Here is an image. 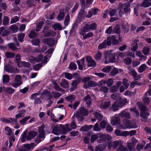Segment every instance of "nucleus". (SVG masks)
Returning a JSON list of instances; mask_svg holds the SVG:
<instances>
[{"mask_svg": "<svg viewBox=\"0 0 151 151\" xmlns=\"http://www.w3.org/2000/svg\"><path fill=\"white\" fill-rule=\"evenodd\" d=\"M88 114V112L87 110L84 107H82L78 109L74 116H75L78 120L82 121L84 119L83 116H87Z\"/></svg>", "mask_w": 151, "mask_h": 151, "instance_id": "f257e3e1", "label": "nucleus"}, {"mask_svg": "<svg viewBox=\"0 0 151 151\" xmlns=\"http://www.w3.org/2000/svg\"><path fill=\"white\" fill-rule=\"evenodd\" d=\"M52 132L55 134L59 135L61 133L65 134L67 132L65 128L62 124L55 126L53 129Z\"/></svg>", "mask_w": 151, "mask_h": 151, "instance_id": "f03ea898", "label": "nucleus"}, {"mask_svg": "<svg viewBox=\"0 0 151 151\" xmlns=\"http://www.w3.org/2000/svg\"><path fill=\"white\" fill-rule=\"evenodd\" d=\"M97 24L95 23H93L91 24H86L85 26L80 29L82 30V32H89L90 30H95L97 29Z\"/></svg>", "mask_w": 151, "mask_h": 151, "instance_id": "7ed1b4c3", "label": "nucleus"}, {"mask_svg": "<svg viewBox=\"0 0 151 151\" xmlns=\"http://www.w3.org/2000/svg\"><path fill=\"white\" fill-rule=\"evenodd\" d=\"M105 63H108L109 61L110 62H114L115 61V54H110L109 52H105L104 53Z\"/></svg>", "mask_w": 151, "mask_h": 151, "instance_id": "20e7f679", "label": "nucleus"}, {"mask_svg": "<svg viewBox=\"0 0 151 151\" xmlns=\"http://www.w3.org/2000/svg\"><path fill=\"white\" fill-rule=\"evenodd\" d=\"M112 43L110 37H108L106 40H105L102 43L100 44L98 46L99 49L101 50L106 48L107 46H110Z\"/></svg>", "mask_w": 151, "mask_h": 151, "instance_id": "39448f33", "label": "nucleus"}, {"mask_svg": "<svg viewBox=\"0 0 151 151\" xmlns=\"http://www.w3.org/2000/svg\"><path fill=\"white\" fill-rule=\"evenodd\" d=\"M123 142L121 140L118 141H115L114 142L112 141L109 142L108 144V146L109 149H110L111 148L114 149H115L118 146H119L122 144Z\"/></svg>", "mask_w": 151, "mask_h": 151, "instance_id": "423d86ee", "label": "nucleus"}, {"mask_svg": "<svg viewBox=\"0 0 151 151\" xmlns=\"http://www.w3.org/2000/svg\"><path fill=\"white\" fill-rule=\"evenodd\" d=\"M142 121L145 122L147 118V116L149 115L148 109L147 107L142 105Z\"/></svg>", "mask_w": 151, "mask_h": 151, "instance_id": "0eeeda50", "label": "nucleus"}, {"mask_svg": "<svg viewBox=\"0 0 151 151\" xmlns=\"http://www.w3.org/2000/svg\"><path fill=\"white\" fill-rule=\"evenodd\" d=\"M112 137L110 135L108 134H102L100 136V139L97 140L99 143L104 142L106 143V141L110 140L111 139Z\"/></svg>", "mask_w": 151, "mask_h": 151, "instance_id": "6e6552de", "label": "nucleus"}, {"mask_svg": "<svg viewBox=\"0 0 151 151\" xmlns=\"http://www.w3.org/2000/svg\"><path fill=\"white\" fill-rule=\"evenodd\" d=\"M43 42L44 43L48 45L49 47L53 46L55 43V40L52 38L44 39L43 40Z\"/></svg>", "mask_w": 151, "mask_h": 151, "instance_id": "1a4fd4ad", "label": "nucleus"}, {"mask_svg": "<svg viewBox=\"0 0 151 151\" xmlns=\"http://www.w3.org/2000/svg\"><path fill=\"white\" fill-rule=\"evenodd\" d=\"M88 32H82V30H79V34L83 36V39L86 40L87 38H89L93 36V33L92 32H89L86 34V33Z\"/></svg>", "mask_w": 151, "mask_h": 151, "instance_id": "9d476101", "label": "nucleus"}, {"mask_svg": "<svg viewBox=\"0 0 151 151\" xmlns=\"http://www.w3.org/2000/svg\"><path fill=\"white\" fill-rule=\"evenodd\" d=\"M128 69L129 70V73L132 75L134 80H137L139 79V77L137 76V74L134 69L130 66L128 67Z\"/></svg>", "mask_w": 151, "mask_h": 151, "instance_id": "9b49d317", "label": "nucleus"}, {"mask_svg": "<svg viewBox=\"0 0 151 151\" xmlns=\"http://www.w3.org/2000/svg\"><path fill=\"white\" fill-rule=\"evenodd\" d=\"M86 60L88 62V67H94L96 65L95 61L90 57L88 56L86 58Z\"/></svg>", "mask_w": 151, "mask_h": 151, "instance_id": "f8f14e48", "label": "nucleus"}, {"mask_svg": "<svg viewBox=\"0 0 151 151\" xmlns=\"http://www.w3.org/2000/svg\"><path fill=\"white\" fill-rule=\"evenodd\" d=\"M42 96L43 97L46 98L47 100H49L52 98L51 93L47 90H45L42 93Z\"/></svg>", "mask_w": 151, "mask_h": 151, "instance_id": "ddd939ff", "label": "nucleus"}, {"mask_svg": "<svg viewBox=\"0 0 151 151\" xmlns=\"http://www.w3.org/2000/svg\"><path fill=\"white\" fill-rule=\"evenodd\" d=\"M37 132L35 131H29L26 137V139L28 140H31L35 136L37 135Z\"/></svg>", "mask_w": 151, "mask_h": 151, "instance_id": "4468645a", "label": "nucleus"}, {"mask_svg": "<svg viewBox=\"0 0 151 151\" xmlns=\"http://www.w3.org/2000/svg\"><path fill=\"white\" fill-rule=\"evenodd\" d=\"M100 106L104 109H106L111 105L110 102L109 101H101L100 102Z\"/></svg>", "mask_w": 151, "mask_h": 151, "instance_id": "2eb2a0df", "label": "nucleus"}, {"mask_svg": "<svg viewBox=\"0 0 151 151\" xmlns=\"http://www.w3.org/2000/svg\"><path fill=\"white\" fill-rule=\"evenodd\" d=\"M81 81L76 80L73 81L71 83V86L70 88V90L72 91L76 89L78 85L81 82Z\"/></svg>", "mask_w": 151, "mask_h": 151, "instance_id": "dca6fc26", "label": "nucleus"}, {"mask_svg": "<svg viewBox=\"0 0 151 151\" xmlns=\"http://www.w3.org/2000/svg\"><path fill=\"white\" fill-rule=\"evenodd\" d=\"M98 10V8L91 9L90 11H89L88 14L86 15L87 17L89 18L91 17L93 15H95L97 14Z\"/></svg>", "mask_w": 151, "mask_h": 151, "instance_id": "f3484780", "label": "nucleus"}, {"mask_svg": "<svg viewBox=\"0 0 151 151\" xmlns=\"http://www.w3.org/2000/svg\"><path fill=\"white\" fill-rule=\"evenodd\" d=\"M125 124L126 127L128 128H135L136 127L135 124L134 122H131L130 120H126Z\"/></svg>", "mask_w": 151, "mask_h": 151, "instance_id": "a211bd4d", "label": "nucleus"}, {"mask_svg": "<svg viewBox=\"0 0 151 151\" xmlns=\"http://www.w3.org/2000/svg\"><path fill=\"white\" fill-rule=\"evenodd\" d=\"M119 122L120 118L118 117L114 116L112 118L111 121V123L113 126L118 124Z\"/></svg>", "mask_w": 151, "mask_h": 151, "instance_id": "6ab92c4d", "label": "nucleus"}, {"mask_svg": "<svg viewBox=\"0 0 151 151\" xmlns=\"http://www.w3.org/2000/svg\"><path fill=\"white\" fill-rule=\"evenodd\" d=\"M130 111L132 113V114L134 116L137 117H139V113L135 107L130 108Z\"/></svg>", "mask_w": 151, "mask_h": 151, "instance_id": "aec40b11", "label": "nucleus"}, {"mask_svg": "<svg viewBox=\"0 0 151 151\" xmlns=\"http://www.w3.org/2000/svg\"><path fill=\"white\" fill-rule=\"evenodd\" d=\"M19 67H24L27 68H29L30 66V64L29 63L25 61L20 62V63L18 64Z\"/></svg>", "mask_w": 151, "mask_h": 151, "instance_id": "412c9836", "label": "nucleus"}, {"mask_svg": "<svg viewBox=\"0 0 151 151\" xmlns=\"http://www.w3.org/2000/svg\"><path fill=\"white\" fill-rule=\"evenodd\" d=\"M83 100L86 102V104L88 106H89L91 104V99L90 96L89 95L86 96Z\"/></svg>", "mask_w": 151, "mask_h": 151, "instance_id": "4be33fe9", "label": "nucleus"}, {"mask_svg": "<svg viewBox=\"0 0 151 151\" xmlns=\"http://www.w3.org/2000/svg\"><path fill=\"white\" fill-rule=\"evenodd\" d=\"M44 128V126L42 125L38 129V132L40 134L39 136L40 137H44L45 132Z\"/></svg>", "mask_w": 151, "mask_h": 151, "instance_id": "5701e85b", "label": "nucleus"}, {"mask_svg": "<svg viewBox=\"0 0 151 151\" xmlns=\"http://www.w3.org/2000/svg\"><path fill=\"white\" fill-rule=\"evenodd\" d=\"M119 115L122 117H125L128 119L131 118L130 113L128 112H125L124 111H123L119 114Z\"/></svg>", "mask_w": 151, "mask_h": 151, "instance_id": "b1692460", "label": "nucleus"}, {"mask_svg": "<svg viewBox=\"0 0 151 151\" xmlns=\"http://www.w3.org/2000/svg\"><path fill=\"white\" fill-rule=\"evenodd\" d=\"M119 100L118 102V105L120 107H122L124 106L127 103L126 99H122L121 98H119Z\"/></svg>", "mask_w": 151, "mask_h": 151, "instance_id": "393cba45", "label": "nucleus"}, {"mask_svg": "<svg viewBox=\"0 0 151 151\" xmlns=\"http://www.w3.org/2000/svg\"><path fill=\"white\" fill-rule=\"evenodd\" d=\"M4 68L6 71L9 73H12L14 72V68L10 65H7L5 66Z\"/></svg>", "mask_w": 151, "mask_h": 151, "instance_id": "a878e982", "label": "nucleus"}, {"mask_svg": "<svg viewBox=\"0 0 151 151\" xmlns=\"http://www.w3.org/2000/svg\"><path fill=\"white\" fill-rule=\"evenodd\" d=\"M60 84L61 86L63 88H67L69 86L68 81L65 79H63L61 80Z\"/></svg>", "mask_w": 151, "mask_h": 151, "instance_id": "bb28decb", "label": "nucleus"}, {"mask_svg": "<svg viewBox=\"0 0 151 151\" xmlns=\"http://www.w3.org/2000/svg\"><path fill=\"white\" fill-rule=\"evenodd\" d=\"M65 98L68 101H69L71 103L74 101L76 99L75 96L73 95L68 96L65 97Z\"/></svg>", "mask_w": 151, "mask_h": 151, "instance_id": "cd10ccee", "label": "nucleus"}, {"mask_svg": "<svg viewBox=\"0 0 151 151\" xmlns=\"http://www.w3.org/2000/svg\"><path fill=\"white\" fill-rule=\"evenodd\" d=\"M8 46L9 49L12 51H16L18 50V48L16 47V45L13 43L8 44Z\"/></svg>", "mask_w": 151, "mask_h": 151, "instance_id": "c85d7f7f", "label": "nucleus"}, {"mask_svg": "<svg viewBox=\"0 0 151 151\" xmlns=\"http://www.w3.org/2000/svg\"><path fill=\"white\" fill-rule=\"evenodd\" d=\"M124 12L126 13L129 12H130V3L128 2L125 3L124 4Z\"/></svg>", "mask_w": 151, "mask_h": 151, "instance_id": "c756f323", "label": "nucleus"}, {"mask_svg": "<svg viewBox=\"0 0 151 151\" xmlns=\"http://www.w3.org/2000/svg\"><path fill=\"white\" fill-rule=\"evenodd\" d=\"M54 88L56 90L61 91L64 93L65 91L63 89L61 88L56 82L53 83Z\"/></svg>", "mask_w": 151, "mask_h": 151, "instance_id": "7c9ffc66", "label": "nucleus"}, {"mask_svg": "<svg viewBox=\"0 0 151 151\" xmlns=\"http://www.w3.org/2000/svg\"><path fill=\"white\" fill-rule=\"evenodd\" d=\"M5 55L7 58H13L15 57V54L13 52H5Z\"/></svg>", "mask_w": 151, "mask_h": 151, "instance_id": "2f4dec72", "label": "nucleus"}, {"mask_svg": "<svg viewBox=\"0 0 151 151\" xmlns=\"http://www.w3.org/2000/svg\"><path fill=\"white\" fill-rule=\"evenodd\" d=\"M29 37L31 39H32L36 37L37 36V34L35 30H32L29 34L28 35Z\"/></svg>", "mask_w": 151, "mask_h": 151, "instance_id": "473e14b6", "label": "nucleus"}, {"mask_svg": "<svg viewBox=\"0 0 151 151\" xmlns=\"http://www.w3.org/2000/svg\"><path fill=\"white\" fill-rule=\"evenodd\" d=\"M52 27L55 30H62L61 25L59 23H56L52 25Z\"/></svg>", "mask_w": 151, "mask_h": 151, "instance_id": "72a5a7b5", "label": "nucleus"}, {"mask_svg": "<svg viewBox=\"0 0 151 151\" xmlns=\"http://www.w3.org/2000/svg\"><path fill=\"white\" fill-rule=\"evenodd\" d=\"M151 5L149 0H144L142 2V6L145 8H147L149 7Z\"/></svg>", "mask_w": 151, "mask_h": 151, "instance_id": "f704fd0d", "label": "nucleus"}, {"mask_svg": "<svg viewBox=\"0 0 151 151\" xmlns=\"http://www.w3.org/2000/svg\"><path fill=\"white\" fill-rule=\"evenodd\" d=\"M34 1L33 0H28L26 2L27 4V6L29 8L32 7H34L35 6V4H34Z\"/></svg>", "mask_w": 151, "mask_h": 151, "instance_id": "c9c22d12", "label": "nucleus"}, {"mask_svg": "<svg viewBox=\"0 0 151 151\" xmlns=\"http://www.w3.org/2000/svg\"><path fill=\"white\" fill-rule=\"evenodd\" d=\"M10 78L9 76L7 75H5L3 76L2 80L3 83H8L9 80Z\"/></svg>", "mask_w": 151, "mask_h": 151, "instance_id": "e433bc0d", "label": "nucleus"}, {"mask_svg": "<svg viewBox=\"0 0 151 151\" xmlns=\"http://www.w3.org/2000/svg\"><path fill=\"white\" fill-rule=\"evenodd\" d=\"M94 117L96 118L99 121L101 120L103 117V116L101 114L96 111L94 113Z\"/></svg>", "mask_w": 151, "mask_h": 151, "instance_id": "4c0bfd02", "label": "nucleus"}, {"mask_svg": "<svg viewBox=\"0 0 151 151\" xmlns=\"http://www.w3.org/2000/svg\"><path fill=\"white\" fill-rule=\"evenodd\" d=\"M10 29L12 32H16L18 30V28L16 25L14 24L10 27Z\"/></svg>", "mask_w": 151, "mask_h": 151, "instance_id": "58836bf2", "label": "nucleus"}, {"mask_svg": "<svg viewBox=\"0 0 151 151\" xmlns=\"http://www.w3.org/2000/svg\"><path fill=\"white\" fill-rule=\"evenodd\" d=\"M138 44L137 41H134L132 44V46L131 47V50L133 51H135L137 47Z\"/></svg>", "mask_w": 151, "mask_h": 151, "instance_id": "ea45409f", "label": "nucleus"}, {"mask_svg": "<svg viewBox=\"0 0 151 151\" xmlns=\"http://www.w3.org/2000/svg\"><path fill=\"white\" fill-rule=\"evenodd\" d=\"M30 118V116H27L24 117L19 121L20 123L22 125H24L27 121Z\"/></svg>", "mask_w": 151, "mask_h": 151, "instance_id": "a19ab883", "label": "nucleus"}, {"mask_svg": "<svg viewBox=\"0 0 151 151\" xmlns=\"http://www.w3.org/2000/svg\"><path fill=\"white\" fill-rule=\"evenodd\" d=\"M5 91L7 93L12 94L15 91V90L10 87H7L5 89Z\"/></svg>", "mask_w": 151, "mask_h": 151, "instance_id": "79ce46f5", "label": "nucleus"}, {"mask_svg": "<svg viewBox=\"0 0 151 151\" xmlns=\"http://www.w3.org/2000/svg\"><path fill=\"white\" fill-rule=\"evenodd\" d=\"M34 145V143H32L30 144H25L24 145L23 147L26 148L28 151L29 150H30L32 148H33Z\"/></svg>", "mask_w": 151, "mask_h": 151, "instance_id": "37998d69", "label": "nucleus"}, {"mask_svg": "<svg viewBox=\"0 0 151 151\" xmlns=\"http://www.w3.org/2000/svg\"><path fill=\"white\" fill-rule=\"evenodd\" d=\"M70 21V15L68 14L66 16L64 22V24L65 26H67Z\"/></svg>", "mask_w": 151, "mask_h": 151, "instance_id": "c03bdc74", "label": "nucleus"}, {"mask_svg": "<svg viewBox=\"0 0 151 151\" xmlns=\"http://www.w3.org/2000/svg\"><path fill=\"white\" fill-rule=\"evenodd\" d=\"M108 88L107 86H102L100 88V91L104 93H106L108 92Z\"/></svg>", "mask_w": 151, "mask_h": 151, "instance_id": "a18cd8bd", "label": "nucleus"}, {"mask_svg": "<svg viewBox=\"0 0 151 151\" xmlns=\"http://www.w3.org/2000/svg\"><path fill=\"white\" fill-rule=\"evenodd\" d=\"M119 73L117 69L114 68L110 73V75L111 76H114L118 74Z\"/></svg>", "mask_w": 151, "mask_h": 151, "instance_id": "49530a36", "label": "nucleus"}, {"mask_svg": "<svg viewBox=\"0 0 151 151\" xmlns=\"http://www.w3.org/2000/svg\"><path fill=\"white\" fill-rule=\"evenodd\" d=\"M42 66V63H40L37 64L33 66V68L35 70H38Z\"/></svg>", "mask_w": 151, "mask_h": 151, "instance_id": "de8ad7c7", "label": "nucleus"}, {"mask_svg": "<svg viewBox=\"0 0 151 151\" xmlns=\"http://www.w3.org/2000/svg\"><path fill=\"white\" fill-rule=\"evenodd\" d=\"M143 102L145 104H148L150 102V99L147 96L146 94H145L143 98Z\"/></svg>", "mask_w": 151, "mask_h": 151, "instance_id": "09e8293b", "label": "nucleus"}, {"mask_svg": "<svg viewBox=\"0 0 151 151\" xmlns=\"http://www.w3.org/2000/svg\"><path fill=\"white\" fill-rule=\"evenodd\" d=\"M111 40H112L113 45H117L119 44L118 41L116 39V37L114 36H112L111 37Z\"/></svg>", "mask_w": 151, "mask_h": 151, "instance_id": "8fccbe9b", "label": "nucleus"}, {"mask_svg": "<svg viewBox=\"0 0 151 151\" xmlns=\"http://www.w3.org/2000/svg\"><path fill=\"white\" fill-rule=\"evenodd\" d=\"M52 97H53L55 99L59 97L61 95L59 92H52L51 93Z\"/></svg>", "mask_w": 151, "mask_h": 151, "instance_id": "3c124183", "label": "nucleus"}, {"mask_svg": "<svg viewBox=\"0 0 151 151\" xmlns=\"http://www.w3.org/2000/svg\"><path fill=\"white\" fill-rule=\"evenodd\" d=\"M43 58V55L40 54L37 57L34 58L33 60L35 61H36L37 62H40L42 60Z\"/></svg>", "mask_w": 151, "mask_h": 151, "instance_id": "603ef678", "label": "nucleus"}, {"mask_svg": "<svg viewBox=\"0 0 151 151\" xmlns=\"http://www.w3.org/2000/svg\"><path fill=\"white\" fill-rule=\"evenodd\" d=\"M22 77L19 75H17L15 76L14 81L17 83L22 82L21 81Z\"/></svg>", "mask_w": 151, "mask_h": 151, "instance_id": "864d4df0", "label": "nucleus"}, {"mask_svg": "<svg viewBox=\"0 0 151 151\" xmlns=\"http://www.w3.org/2000/svg\"><path fill=\"white\" fill-rule=\"evenodd\" d=\"M43 24L44 22L42 21H40L38 23L37 26V27L36 29L37 32L39 31L41 29Z\"/></svg>", "mask_w": 151, "mask_h": 151, "instance_id": "5fc2aeb1", "label": "nucleus"}, {"mask_svg": "<svg viewBox=\"0 0 151 151\" xmlns=\"http://www.w3.org/2000/svg\"><path fill=\"white\" fill-rule=\"evenodd\" d=\"M69 68L71 70H76L77 69L76 65L73 62L71 63L69 65Z\"/></svg>", "mask_w": 151, "mask_h": 151, "instance_id": "6e6d98bb", "label": "nucleus"}, {"mask_svg": "<svg viewBox=\"0 0 151 151\" xmlns=\"http://www.w3.org/2000/svg\"><path fill=\"white\" fill-rule=\"evenodd\" d=\"M150 48L147 47H145L142 51L145 55H149V54Z\"/></svg>", "mask_w": 151, "mask_h": 151, "instance_id": "4d7b16f0", "label": "nucleus"}, {"mask_svg": "<svg viewBox=\"0 0 151 151\" xmlns=\"http://www.w3.org/2000/svg\"><path fill=\"white\" fill-rule=\"evenodd\" d=\"M27 137V132L25 131L23 132L21 136V141L23 142H25V139H26Z\"/></svg>", "mask_w": 151, "mask_h": 151, "instance_id": "13d9d810", "label": "nucleus"}, {"mask_svg": "<svg viewBox=\"0 0 151 151\" xmlns=\"http://www.w3.org/2000/svg\"><path fill=\"white\" fill-rule=\"evenodd\" d=\"M25 34L22 33L19 34L18 36V39L20 42H22L23 41V39L24 37Z\"/></svg>", "mask_w": 151, "mask_h": 151, "instance_id": "bf43d9fd", "label": "nucleus"}, {"mask_svg": "<svg viewBox=\"0 0 151 151\" xmlns=\"http://www.w3.org/2000/svg\"><path fill=\"white\" fill-rule=\"evenodd\" d=\"M65 16L64 13L63 12H60L57 17L58 19L59 20H61L63 19Z\"/></svg>", "mask_w": 151, "mask_h": 151, "instance_id": "052dcab7", "label": "nucleus"}, {"mask_svg": "<svg viewBox=\"0 0 151 151\" xmlns=\"http://www.w3.org/2000/svg\"><path fill=\"white\" fill-rule=\"evenodd\" d=\"M5 130L7 132L6 134L9 136L12 135V131L11 129L9 127H6L5 128Z\"/></svg>", "mask_w": 151, "mask_h": 151, "instance_id": "680f3d73", "label": "nucleus"}, {"mask_svg": "<svg viewBox=\"0 0 151 151\" xmlns=\"http://www.w3.org/2000/svg\"><path fill=\"white\" fill-rule=\"evenodd\" d=\"M101 52L98 51V53L94 56L95 59L97 60H99L101 58Z\"/></svg>", "mask_w": 151, "mask_h": 151, "instance_id": "e2e57ef3", "label": "nucleus"}, {"mask_svg": "<svg viewBox=\"0 0 151 151\" xmlns=\"http://www.w3.org/2000/svg\"><path fill=\"white\" fill-rule=\"evenodd\" d=\"M126 149L125 147L122 144L119 146L116 151H125Z\"/></svg>", "mask_w": 151, "mask_h": 151, "instance_id": "0e129e2a", "label": "nucleus"}, {"mask_svg": "<svg viewBox=\"0 0 151 151\" xmlns=\"http://www.w3.org/2000/svg\"><path fill=\"white\" fill-rule=\"evenodd\" d=\"M122 83L124 86L125 87L126 89H127L129 86V84L128 83V80L126 78H124L123 80Z\"/></svg>", "mask_w": 151, "mask_h": 151, "instance_id": "69168bd1", "label": "nucleus"}, {"mask_svg": "<svg viewBox=\"0 0 151 151\" xmlns=\"http://www.w3.org/2000/svg\"><path fill=\"white\" fill-rule=\"evenodd\" d=\"M46 28H45L43 30L42 32L45 37H47L51 35V33L49 31H45Z\"/></svg>", "mask_w": 151, "mask_h": 151, "instance_id": "338daca9", "label": "nucleus"}, {"mask_svg": "<svg viewBox=\"0 0 151 151\" xmlns=\"http://www.w3.org/2000/svg\"><path fill=\"white\" fill-rule=\"evenodd\" d=\"M40 42V41L39 39H34L32 41V44L35 46L38 45Z\"/></svg>", "mask_w": 151, "mask_h": 151, "instance_id": "774afa93", "label": "nucleus"}]
</instances>
